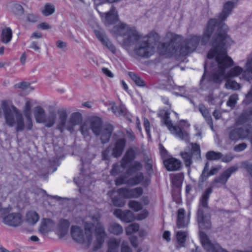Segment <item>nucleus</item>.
I'll return each instance as SVG.
<instances>
[{
    "mask_svg": "<svg viewBox=\"0 0 252 252\" xmlns=\"http://www.w3.org/2000/svg\"><path fill=\"white\" fill-rule=\"evenodd\" d=\"M234 6V2L227 1L223 5L222 11L218 16V19H211L209 20L206 30L202 37L195 35H191L183 41L182 36L168 32L165 37V40H169V42H162L158 46V51L159 54L166 57H179L181 56H186L196 49L199 42L201 44H205L209 40L213 32L217 28V32L213 38V43L217 35L218 31L220 30L222 32L224 30L222 22L224 21L231 14Z\"/></svg>",
    "mask_w": 252,
    "mask_h": 252,
    "instance_id": "f257e3e1",
    "label": "nucleus"
},
{
    "mask_svg": "<svg viewBox=\"0 0 252 252\" xmlns=\"http://www.w3.org/2000/svg\"><path fill=\"white\" fill-rule=\"evenodd\" d=\"M224 30L222 32L220 30L218 31L215 40L213 43L214 49L210 50L207 54L209 60L215 57L214 63H211L208 61L204 64V74L200 81L202 82L204 77L208 71H210V77L213 81L216 83L221 82L226 77H237L240 75L245 80L249 81L252 78V72L249 70L245 64L246 70L243 68L236 66L231 68L227 74H225L226 68L233 64L232 60L227 56L226 51L227 46L230 45L232 42L226 32L228 28L226 25H223Z\"/></svg>",
    "mask_w": 252,
    "mask_h": 252,
    "instance_id": "f03ea898",
    "label": "nucleus"
},
{
    "mask_svg": "<svg viewBox=\"0 0 252 252\" xmlns=\"http://www.w3.org/2000/svg\"><path fill=\"white\" fill-rule=\"evenodd\" d=\"M114 32L124 37L125 45H134L133 53L139 57L148 58L155 52L156 43L159 38L158 34L152 31L143 36L135 27L121 23L114 27Z\"/></svg>",
    "mask_w": 252,
    "mask_h": 252,
    "instance_id": "7ed1b4c3",
    "label": "nucleus"
},
{
    "mask_svg": "<svg viewBox=\"0 0 252 252\" xmlns=\"http://www.w3.org/2000/svg\"><path fill=\"white\" fill-rule=\"evenodd\" d=\"M237 170L238 167L233 166L225 170L220 176L214 179L211 183V187L206 189L202 193L200 198L197 213V221L200 229H209L211 227L208 200L213 192V188H220L225 185L231 175Z\"/></svg>",
    "mask_w": 252,
    "mask_h": 252,
    "instance_id": "20e7f679",
    "label": "nucleus"
},
{
    "mask_svg": "<svg viewBox=\"0 0 252 252\" xmlns=\"http://www.w3.org/2000/svg\"><path fill=\"white\" fill-rule=\"evenodd\" d=\"M91 130L99 137L102 143H107L111 136L113 127L111 125H103L98 117L92 118L89 122H84L80 126V131L84 138L91 136Z\"/></svg>",
    "mask_w": 252,
    "mask_h": 252,
    "instance_id": "39448f33",
    "label": "nucleus"
},
{
    "mask_svg": "<svg viewBox=\"0 0 252 252\" xmlns=\"http://www.w3.org/2000/svg\"><path fill=\"white\" fill-rule=\"evenodd\" d=\"M91 220L96 221V219L85 217L83 220V226L85 233L81 228L77 226H72L70 230L71 236L72 239L77 243L83 245L85 247L89 248L93 241V223L90 221Z\"/></svg>",
    "mask_w": 252,
    "mask_h": 252,
    "instance_id": "423d86ee",
    "label": "nucleus"
},
{
    "mask_svg": "<svg viewBox=\"0 0 252 252\" xmlns=\"http://www.w3.org/2000/svg\"><path fill=\"white\" fill-rule=\"evenodd\" d=\"M169 114L168 111L162 110L160 112L159 115L162 118V124L167 126L171 134L186 142H189V134L185 129L188 128L189 125L186 122L182 120L180 122L177 126H173L170 119Z\"/></svg>",
    "mask_w": 252,
    "mask_h": 252,
    "instance_id": "0eeeda50",
    "label": "nucleus"
},
{
    "mask_svg": "<svg viewBox=\"0 0 252 252\" xmlns=\"http://www.w3.org/2000/svg\"><path fill=\"white\" fill-rule=\"evenodd\" d=\"M6 124L9 126L16 125V130L21 131L24 127L22 114L12 104L6 101H3L1 104Z\"/></svg>",
    "mask_w": 252,
    "mask_h": 252,
    "instance_id": "6e6552de",
    "label": "nucleus"
},
{
    "mask_svg": "<svg viewBox=\"0 0 252 252\" xmlns=\"http://www.w3.org/2000/svg\"><path fill=\"white\" fill-rule=\"evenodd\" d=\"M88 217L96 219V221L90 220V221L93 223V228L95 225L94 233L96 237V242L94 243V250L96 251L100 249L104 243V239L106 237V233L102 223L98 221V217L95 216H88Z\"/></svg>",
    "mask_w": 252,
    "mask_h": 252,
    "instance_id": "1a4fd4ad",
    "label": "nucleus"
},
{
    "mask_svg": "<svg viewBox=\"0 0 252 252\" xmlns=\"http://www.w3.org/2000/svg\"><path fill=\"white\" fill-rule=\"evenodd\" d=\"M190 151L182 152L180 153L186 166L189 167L192 164V160H199L201 158V151L200 146L196 143L190 144Z\"/></svg>",
    "mask_w": 252,
    "mask_h": 252,
    "instance_id": "9d476101",
    "label": "nucleus"
},
{
    "mask_svg": "<svg viewBox=\"0 0 252 252\" xmlns=\"http://www.w3.org/2000/svg\"><path fill=\"white\" fill-rule=\"evenodd\" d=\"M251 137H252V126L250 125L244 128H235L229 132V138L232 140H237Z\"/></svg>",
    "mask_w": 252,
    "mask_h": 252,
    "instance_id": "9b49d317",
    "label": "nucleus"
},
{
    "mask_svg": "<svg viewBox=\"0 0 252 252\" xmlns=\"http://www.w3.org/2000/svg\"><path fill=\"white\" fill-rule=\"evenodd\" d=\"M116 192L125 198H137L143 194V190L141 187L133 189L122 188L118 189Z\"/></svg>",
    "mask_w": 252,
    "mask_h": 252,
    "instance_id": "f8f14e48",
    "label": "nucleus"
},
{
    "mask_svg": "<svg viewBox=\"0 0 252 252\" xmlns=\"http://www.w3.org/2000/svg\"><path fill=\"white\" fill-rule=\"evenodd\" d=\"M82 117L80 113L78 112L73 113L67 122L66 129L70 132H72L74 130L75 126H81L83 123H82Z\"/></svg>",
    "mask_w": 252,
    "mask_h": 252,
    "instance_id": "ddd939ff",
    "label": "nucleus"
},
{
    "mask_svg": "<svg viewBox=\"0 0 252 252\" xmlns=\"http://www.w3.org/2000/svg\"><path fill=\"white\" fill-rule=\"evenodd\" d=\"M3 222L11 226H17L22 222L21 216L19 213H11L3 218Z\"/></svg>",
    "mask_w": 252,
    "mask_h": 252,
    "instance_id": "4468645a",
    "label": "nucleus"
},
{
    "mask_svg": "<svg viewBox=\"0 0 252 252\" xmlns=\"http://www.w3.org/2000/svg\"><path fill=\"white\" fill-rule=\"evenodd\" d=\"M137 151L136 148H130L126 151L121 160V165L123 168H126L127 164L135 159L137 155Z\"/></svg>",
    "mask_w": 252,
    "mask_h": 252,
    "instance_id": "2eb2a0df",
    "label": "nucleus"
},
{
    "mask_svg": "<svg viewBox=\"0 0 252 252\" xmlns=\"http://www.w3.org/2000/svg\"><path fill=\"white\" fill-rule=\"evenodd\" d=\"M55 226V222L50 219H43L41 220L39 231L42 234H46L53 230Z\"/></svg>",
    "mask_w": 252,
    "mask_h": 252,
    "instance_id": "dca6fc26",
    "label": "nucleus"
},
{
    "mask_svg": "<svg viewBox=\"0 0 252 252\" xmlns=\"http://www.w3.org/2000/svg\"><path fill=\"white\" fill-rule=\"evenodd\" d=\"M113 113L117 116L126 117L128 121L131 122L130 115L129 114L126 108L123 104H121L119 107L113 103L111 108Z\"/></svg>",
    "mask_w": 252,
    "mask_h": 252,
    "instance_id": "f3484780",
    "label": "nucleus"
},
{
    "mask_svg": "<svg viewBox=\"0 0 252 252\" xmlns=\"http://www.w3.org/2000/svg\"><path fill=\"white\" fill-rule=\"evenodd\" d=\"M97 38L101 41L104 46L107 47L112 53H115L116 48L111 41L106 37L104 33L99 31H94Z\"/></svg>",
    "mask_w": 252,
    "mask_h": 252,
    "instance_id": "a211bd4d",
    "label": "nucleus"
},
{
    "mask_svg": "<svg viewBox=\"0 0 252 252\" xmlns=\"http://www.w3.org/2000/svg\"><path fill=\"white\" fill-rule=\"evenodd\" d=\"M126 140L125 138H119L115 142L112 149V155L115 158L120 157L126 146Z\"/></svg>",
    "mask_w": 252,
    "mask_h": 252,
    "instance_id": "6ab92c4d",
    "label": "nucleus"
},
{
    "mask_svg": "<svg viewBox=\"0 0 252 252\" xmlns=\"http://www.w3.org/2000/svg\"><path fill=\"white\" fill-rule=\"evenodd\" d=\"M58 114L59 119L58 121V124L57 128L63 132L64 129H66L67 126V112L65 110H61L58 111Z\"/></svg>",
    "mask_w": 252,
    "mask_h": 252,
    "instance_id": "aec40b11",
    "label": "nucleus"
},
{
    "mask_svg": "<svg viewBox=\"0 0 252 252\" xmlns=\"http://www.w3.org/2000/svg\"><path fill=\"white\" fill-rule=\"evenodd\" d=\"M114 214L117 218L120 219L123 221L129 222L133 220V217L132 212L129 210L122 211L121 209H116Z\"/></svg>",
    "mask_w": 252,
    "mask_h": 252,
    "instance_id": "412c9836",
    "label": "nucleus"
},
{
    "mask_svg": "<svg viewBox=\"0 0 252 252\" xmlns=\"http://www.w3.org/2000/svg\"><path fill=\"white\" fill-rule=\"evenodd\" d=\"M165 167L168 171H176L179 170L181 166V161L175 158H167L163 161Z\"/></svg>",
    "mask_w": 252,
    "mask_h": 252,
    "instance_id": "4be33fe9",
    "label": "nucleus"
},
{
    "mask_svg": "<svg viewBox=\"0 0 252 252\" xmlns=\"http://www.w3.org/2000/svg\"><path fill=\"white\" fill-rule=\"evenodd\" d=\"M156 88L160 89H166L169 91L177 90L180 93L184 92L185 91L184 86H179L175 85L173 81L171 80H168L166 84H158L155 86Z\"/></svg>",
    "mask_w": 252,
    "mask_h": 252,
    "instance_id": "5701e85b",
    "label": "nucleus"
},
{
    "mask_svg": "<svg viewBox=\"0 0 252 252\" xmlns=\"http://www.w3.org/2000/svg\"><path fill=\"white\" fill-rule=\"evenodd\" d=\"M103 14L105 15V23L106 24H112L119 19L118 12L113 6L109 12Z\"/></svg>",
    "mask_w": 252,
    "mask_h": 252,
    "instance_id": "b1692460",
    "label": "nucleus"
},
{
    "mask_svg": "<svg viewBox=\"0 0 252 252\" xmlns=\"http://www.w3.org/2000/svg\"><path fill=\"white\" fill-rule=\"evenodd\" d=\"M120 243V239L114 237L110 238L107 243V252H119Z\"/></svg>",
    "mask_w": 252,
    "mask_h": 252,
    "instance_id": "393cba45",
    "label": "nucleus"
},
{
    "mask_svg": "<svg viewBox=\"0 0 252 252\" xmlns=\"http://www.w3.org/2000/svg\"><path fill=\"white\" fill-rule=\"evenodd\" d=\"M115 192L114 190L109 191L107 194L111 197L112 202L115 206L122 207L124 206L126 203L124 200L125 198L120 195L117 192L118 195L113 196V194Z\"/></svg>",
    "mask_w": 252,
    "mask_h": 252,
    "instance_id": "a878e982",
    "label": "nucleus"
},
{
    "mask_svg": "<svg viewBox=\"0 0 252 252\" xmlns=\"http://www.w3.org/2000/svg\"><path fill=\"white\" fill-rule=\"evenodd\" d=\"M185 213L184 209L180 208L178 210L177 226L179 228L186 226L189 222V219L185 218Z\"/></svg>",
    "mask_w": 252,
    "mask_h": 252,
    "instance_id": "bb28decb",
    "label": "nucleus"
},
{
    "mask_svg": "<svg viewBox=\"0 0 252 252\" xmlns=\"http://www.w3.org/2000/svg\"><path fill=\"white\" fill-rule=\"evenodd\" d=\"M69 225L70 222L68 220L62 219L60 220L58 226V231L60 237H64L67 234Z\"/></svg>",
    "mask_w": 252,
    "mask_h": 252,
    "instance_id": "cd10ccee",
    "label": "nucleus"
},
{
    "mask_svg": "<svg viewBox=\"0 0 252 252\" xmlns=\"http://www.w3.org/2000/svg\"><path fill=\"white\" fill-rule=\"evenodd\" d=\"M250 121H252V108L244 111L238 118L237 123L243 125Z\"/></svg>",
    "mask_w": 252,
    "mask_h": 252,
    "instance_id": "c85d7f7f",
    "label": "nucleus"
},
{
    "mask_svg": "<svg viewBox=\"0 0 252 252\" xmlns=\"http://www.w3.org/2000/svg\"><path fill=\"white\" fill-rule=\"evenodd\" d=\"M33 115L37 123H42L45 117V111L40 106L35 107L33 110Z\"/></svg>",
    "mask_w": 252,
    "mask_h": 252,
    "instance_id": "c756f323",
    "label": "nucleus"
},
{
    "mask_svg": "<svg viewBox=\"0 0 252 252\" xmlns=\"http://www.w3.org/2000/svg\"><path fill=\"white\" fill-rule=\"evenodd\" d=\"M188 237V233L186 231H179L176 233V238L177 245L176 248L180 249L181 247H185V243Z\"/></svg>",
    "mask_w": 252,
    "mask_h": 252,
    "instance_id": "7c9ffc66",
    "label": "nucleus"
},
{
    "mask_svg": "<svg viewBox=\"0 0 252 252\" xmlns=\"http://www.w3.org/2000/svg\"><path fill=\"white\" fill-rule=\"evenodd\" d=\"M198 109L203 117L205 118L208 125H209L212 128L213 126V122L208 110L202 104H199Z\"/></svg>",
    "mask_w": 252,
    "mask_h": 252,
    "instance_id": "2f4dec72",
    "label": "nucleus"
},
{
    "mask_svg": "<svg viewBox=\"0 0 252 252\" xmlns=\"http://www.w3.org/2000/svg\"><path fill=\"white\" fill-rule=\"evenodd\" d=\"M12 32L10 28H5L3 29L1 34V41L4 44L8 43L11 40Z\"/></svg>",
    "mask_w": 252,
    "mask_h": 252,
    "instance_id": "473e14b6",
    "label": "nucleus"
},
{
    "mask_svg": "<svg viewBox=\"0 0 252 252\" xmlns=\"http://www.w3.org/2000/svg\"><path fill=\"white\" fill-rule=\"evenodd\" d=\"M57 119V115L55 112H50L49 115L44 119L42 123H43L45 126L51 127L55 124Z\"/></svg>",
    "mask_w": 252,
    "mask_h": 252,
    "instance_id": "72a5a7b5",
    "label": "nucleus"
},
{
    "mask_svg": "<svg viewBox=\"0 0 252 252\" xmlns=\"http://www.w3.org/2000/svg\"><path fill=\"white\" fill-rule=\"evenodd\" d=\"M108 230L110 233L115 235H119L123 232L122 226L120 224L115 222H112L109 224Z\"/></svg>",
    "mask_w": 252,
    "mask_h": 252,
    "instance_id": "f704fd0d",
    "label": "nucleus"
},
{
    "mask_svg": "<svg viewBox=\"0 0 252 252\" xmlns=\"http://www.w3.org/2000/svg\"><path fill=\"white\" fill-rule=\"evenodd\" d=\"M39 219V216L35 211H30L27 213L26 221L30 224H35L38 221Z\"/></svg>",
    "mask_w": 252,
    "mask_h": 252,
    "instance_id": "c9c22d12",
    "label": "nucleus"
},
{
    "mask_svg": "<svg viewBox=\"0 0 252 252\" xmlns=\"http://www.w3.org/2000/svg\"><path fill=\"white\" fill-rule=\"evenodd\" d=\"M128 75L137 86L141 87H146L144 81L137 74L132 72H129Z\"/></svg>",
    "mask_w": 252,
    "mask_h": 252,
    "instance_id": "e433bc0d",
    "label": "nucleus"
},
{
    "mask_svg": "<svg viewBox=\"0 0 252 252\" xmlns=\"http://www.w3.org/2000/svg\"><path fill=\"white\" fill-rule=\"evenodd\" d=\"M143 179V174L142 173H139L134 177L129 179L126 183L131 185H136L141 183Z\"/></svg>",
    "mask_w": 252,
    "mask_h": 252,
    "instance_id": "4c0bfd02",
    "label": "nucleus"
},
{
    "mask_svg": "<svg viewBox=\"0 0 252 252\" xmlns=\"http://www.w3.org/2000/svg\"><path fill=\"white\" fill-rule=\"evenodd\" d=\"M32 106L31 100H27L23 109V113L28 121H31V108Z\"/></svg>",
    "mask_w": 252,
    "mask_h": 252,
    "instance_id": "58836bf2",
    "label": "nucleus"
},
{
    "mask_svg": "<svg viewBox=\"0 0 252 252\" xmlns=\"http://www.w3.org/2000/svg\"><path fill=\"white\" fill-rule=\"evenodd\" d=\"M142 168V165L139 161H135L133 162L127 170V173L131 174L132 173L140 171Z\"/></svg>",
    "mask_w": 252,
    "mask_h": 252,
    "instance_id": "ea45409f",
    "label": "nucleus"
},
{
    "mask_svg": "<svg viewBox=\"0 0 252 252\" xmlns=\"http://www.w3.org/2000/svg\"><path fill=\"white\" fill-rule=\"evenodd\" d=\"M11 11L17 15H22L24 13V9L21 5L17 3H12L10 5Z\"/></svg>",
    "mask_w": 252,
    "mask_h": 252,
    "instance_id": "a19ab883",
    "label": "nucleus"
},
{
    "mask_svg": "<svg viewBox=\"0 0 252 252\" xmlns=\"http://www.w3.org/2000/svg\"><path fill=\"white\" fill-rule=\"evenodd\" d=\"M55 10V6L51 3H46L44 6V8L42 10V14L46 16H49L54 13Z\"/></svg>",
    "mask_w": 252,
    "mask_h": 252,
    "instance_id": "79ce46f5",
    "label": "nucleus"
},
{
    "mask_svg": "<svg viewBox=\"0 0 252 252\" xmlns=\"http://www.w3.org/2000/svg\"><path fill=\"white\" fill-rule=\"evenodd\" d=\"M222 155L220 152L213 151H209L206 153V157L208 160H218L222 158Z\"/></svg>",
    "mask_w": 252,
    "mask_h": 252,
    "instance_id": "37998d69",
    "label": "nucleus"
},
{
    "mask_svg": "<svg viewBox=\"0 0 252 252\" xmlns=\"http://www.w3.org/2000/svg\"><path fill=\"white\" fill-rule=\"evenodd\" d=\"M225 85L226 88L228 89L237 90L240 89V85L235 81L231 79L227 80Z\"/></svg>",
    "mask_w": 252,
    "mask_h": 252,
    "instance_id": "c03bdc74",
    "label": "nucleus"
},
{
    "mask_svg": "<svg viewBox=\"0 0 252 252\" xmlns=\"http://www.w3.org/2000/svg\"><path fill=\"white\" fill-rule=\"evenodd\" d=\"M139 225L137 223H133L129 225L126 229V233L127 235L131 234L137 232L139 229Z\"/></svg>",
    "mask_w": 252,
    "mask_h": 252,
    "instance_id": "a18cd8bd",
    "label": "nucleus"
},
{
    "mask_svg": "<svg viewBox=\"0 0 252 252\" xmlns=\"http://www.w3.org/2000/svg\"><path fill=\"white\" fill-rule=\"evenodd\" d=\"M208 170V163H206L199 179V182L200 183H203L206 180L208 177L210 176V175H208L209 173L207 172Z\"/></svg>",
    "mask_w": 252,
    "mask_h": 252,
    "instance_id": "49530a36",
    "label": "nucleus"
},
{
    "mask_svg": "<svg viewBox=\"0 0 252 252\" xmlns=\"http://www.w3.org/2000/svg\"><path fill=\"white\" fill-rule=\"evenodd\" d=\"M16 86L18 88L21 89L27 93L30 92L33 90V88L27 82H21L16 84Z\"/></svg>",
    "mask_w": 252,
    "mask_h": 252,
    "instance_id": "de8ad7c7",
    "label": "nucleus"
},
{
    "mask_svg": "<svg viewBox=\"0 0 252 252\" xmlns=\"http://www.w3.org/2000/svg\"><path fill=\"white\" fill-rule=\"evenodd\" d=\"M129 208L137 212L142 209V205L140 203L135 200L130 201L128 203Z\"/></svg>",
    "mask_w": 252,
    "mask_h": 252,
    "instance_id": "09e8293b",
    "label": "nucleus"
},
{
    "mask_svg": "<svg viewBox=\"0 0 252 252\" xmlns=\"http://www.w3.org/2000/svg\"><path fill=\"white\" fill-rule=\"evenodd\" d=\"M123 168L121 164L120 165L118 163H116L113 165L112 168L111 170V174L113 176H116L121 172H122V169H125Z\"/></svg>",
    "mask_w": 252,
    "mask_h": 252,
    "instance_id": "8fccbe9b",
    "label": "nucleus"
},
{
    "mask_svg": "<svg viewBox=\"0 0 252 252\" xmlns=\"http://www.w3.org/2000/svg\"><path fill=\"white\" fill-rule=\"evenodd\" d=\"M153 161L151 159L148 158L146 160L145 168L149 174L153 172Z\"/></svg>",
    "mask_w": 252,
    "mask_h": 252,
    "instance_id": "3c124183",
    "label": "nucleus"
},
{
    "mask_svg": "<svg viewBox=\"0 0 252 252\" xmlns=\"http://www.w3.org/2000/svg\"><path fill=\"white\" fill-rule=\"evenodd\" d=\"M238 98V97L237 94L231 95L227 102V105L230 107H234L236 103Z\"/></svg>",
    "mask_w": 252,
    "mask_h": 252,
    "instance_id": "603ef678",
    "label": "nucleus"
},
{
    "mask_svg": "<svg viewBox=\"0 0 252 252\" xmlns=\"http://www.w3.org/2000/svg\"><path fill=\"white\" fill-rule=\"evenodd\" d=\"M112 150L109 146L102 152V157L103 160H107L112 155Z\"/></svg>",
    "mask_w": 252,
    "mask_h": 252,
    "instance_id": "864d4df0",
    "label": "nucleus"
},
{
    "mask_svg": "<svg viewBox=\"0 0 252 252\" xmlns=\"http://www.w3.org/2000/svg\"><path fill=\"white\" fill-rule=\"evenodd\" d=\"M121 250V252H132V250L128 246V243L126 241L122 242Z\"/></svg>",
    "mask_w": 252,
    "mask_h": 252,
    "instance_id": "5fc2aeb1",
    "label": "nucleus"
},
{
    "mask_svg": "<svg viewBox=\"0 0 252 252\" xmlns=\"http://www.w3.org/2000/svg\"><path fill=\"white\" fill-rule=\"evenodd\" d=\"M242 166L247 170L252 177V164L248 161H244L242 163Z\"/></svg>",
    "mask_w": 252,
    "mask_h": 252,
    "instance_id": "6e6d98bb",
    "label": "nucleus"
},
{
    "mask_svg": "<svg viewBox=\"0 0 252 252\" xmlns=\"http://www.w3.org/2000/svg\"><path fill=\"white\" fill-rule=\"evenodd\" d=\"M247 148V144L245 143H242L237 145L234 147V150L237 152H240L244 150Z\"/></svg>",
    "mask_w": 252,
    "mask_h": 252,
    "instance_id": "4d7b16f0",
    "label": "nucleus"
},
{
    "mask_svg": "<svg viewBox=\"0 0 252 252\" xmlns=\"http://www.w3.org/2000/svg\"><path fill=\"white\" fill-rule=\"evenodd\" d=\"M182 181V176L181 175H176L174 176L172 180V183L174 185H178Z\"/></svg>",
    "mask_w": 252,
    "mask_h": 252,
    "instance_id": "13d9d810",
    "label": "nucleus"
},
{
    "mask_svg": "<svg viewBox=\"0 0 252 252\" xmlns=\"http://www.w3.org/2000/svg\"><path fill=\"white\" fill-rule=\"evenodd\" d=\"M221 158L223 162H229L233 159V157L231 154H228L223 157L222 156Z\"/></svg>",
    "mask_w": 252,
    "mask_h": 252,
    "instance_id": "bf43d9fd",
    "label": "nucleus"
},
{
    "mask_svg": "<svg viewBox=\"0 0 252 252\" xmlns=\"http://www.w3.org/2000/svg\"><path fill=\"white\" fill-rule=\"evenodd\" d=\"M27 20L30 22L34 23L38 20V17L33 14H29L27 16Z\"/></svg>",
    "mask_w": 252,
    "mask_h": 252,
    "instance_id": "052dcab7",
    "label": "nucleus"
},
{
    "mask_svg": "<svg viewBox=\"0 0 252 252\" xmlns=\"http://www.w3.org/2000/svg\"><path fill=\"white\" fill-rule=\"evenodd\" d=\"M148 213L147 211L143 210L141 213L137 214L136 219L139 220H143L148 216Z\"/></svg>",
    "mask_w": 252,
    "mask_h": 252,
    "instance_id": "680f3d73",
    "label": "nucleus"
},
{
    "mask_svg": "<svg viewBox=\"0 0 252 252\" xmlns=\"http://www.w3.org/2000/svg\"><path fill=\"white\" fill-rule=\"evenodd\" d=\"M144 126L147 134L150 136V123L148 119H144Z\"/></svg>",
    "mask_w": 252,
    "mask_h": 252,
    "instance_id": "e2e57ef3",
    "label": "nucleus"
},
{
    "mask_svg": "<svg viewBox=\"0 0 252 252\" xmlns=\"http://www.w3.org/2000/svg\"><path fill=\"white\" fill-rule=\"evenodd\" d=\"M247 66L249 70L252 72V53L247 58Z\"/></svg>",
    "mask_w": 252,
    "mask_h": 252,
    "instance_id": "0e129e2a",
    "label": "nucleus"
},
{
    "mask_svg": "<svg viewBox=\"0 0 252 252\" xmlns=\"http://www.w3.org/2000/svg\"><path fill=\"white\" fill-rule=\"evenodd\" d=\"M129 241L131 244V245L134 247L136 248L138 247V239L137 237L136 236H131L129 238Z\"/></svg>",
    "mask_w": 252,
    "mask_h": 252,
    "instance_id": "69168bd1",
    "label": "nucleus"
},
{
    "mask_svg": "<svg viewBox=\"0 0 252 252\" xmlns=\"http://www.w3.org/2000/svg\"><path fill=\"white\" fill-rule=\"evenodd\" d=\"M102 71L106 76L109 77H113L114 76L113 73L107 68L103 67L102 68Z\"/></svg>",
    "mask_w": 252,
    "mask_h": 252,
    "instance_id": "338daca9",
    "label": "nucleus"
},
{
    "mask_svg": "<svg viewBox=\"0 0 252 252\" xmlns=\"http://www.w3.org/2000/svg\"><path fill=\"white\" fill-rule=\"evenodd\" d=\"M56 45L59 48L64 49L66 47V43L61 40H58L57 41Z\"/></svg>",
    "mask_w": 252,
    "mask_h": 252,
    "instance_id": "774afa93",
    "label": "nucleus"
}]
</instances>
